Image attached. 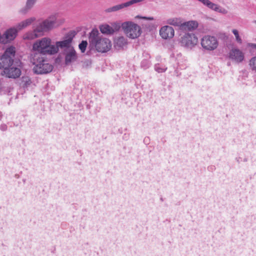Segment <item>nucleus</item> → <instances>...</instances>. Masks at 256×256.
I'll list each match as a JSON object with an SVG mask.
<instances>
[{
	"mask_svg": "<svg viewBox=\"0 0 256 256\" xmlns=\"http://www.w3.org/2000/svg\"><path fill=\"white\" fill-rule=\"evenodd\" d=\"M57 25L56 16H52L43 22H38L34 30L26 33L23 38L27 40H34L42 36L44 32L49 30Z\"/></svg>",
	"mask_w": 256,
	"mask_h": 256,
	"instance_id": "obj_1",
	"label": "nucleus"
},
{
	"mask_svg": "<svg viewBox=\"0 0 256 256\" xmlns=\"http://www.w3.org/2000/svg\"><path fill=\"white\" fill-rule=\"evenodd\" d=\"M89 42L92 48H95L100 52H106L112 47L110 41L108 38H101L97 29H93L90 33Z\"/></svg>",
	"mask_w": 256,
	"mask_h": 256,
	"instance_id": "obj_2",
	"label": "nucleus"
},
{
	"mask_svg": "<svg viewBox=\"0 0 256 256\" xmlns=\"http://www.w3.org/2000/svg\"><path fill=\"white\" fill-rule=\"evenodd\" d=\"M30 60L34 66L33 71L36 74H48L52 70L53 66L40 54H34Z\"/></svg>",
	"mask_w": 256,
	"mask_h": 256,
	"instance_id": "obj_3",
	"label": "nucleus"
},
{
	"mask_svg": "<svg viewBox=\"0 0 256 256\" xmlns=\"http://www.w3.org/2000/svg\"><path fill=\"white\" fill-rule=\"evenodd\" d=\"M32 48L35 51H38V54H54L56 53L57 48L54 45L51 44V40L48 38H44L41 40H36L32 46Z\"/></svg>",
	"mask_w": 256,
	"mask_h": 256,
	"instance_id": "obj_4",
	"label": "nucleus"
},
{
	"mask_svg": "<svg viewBox=\"0 0 256 256\" xmlns=\"http://www.w3.org/2000/svg\"><path fill=\"white\" fill-rule=\"evenodd\" d=\"M122 27L128 37L134 39L142 33L140 27L132 22H126L122 24Z\"/></svg>",
	"mask_w": 256,
	"mask_h": 256,
	"instance_id": "obj_5",
	"label": "nucleus"
},
{
	"mask_svg": "<svg viewBox=\"0 0 256 256\" xmlns=\"http://www.w3.org/2000/svg\"><path fill=\"white\" fill-rule=\"evenodd\" d=\"M16 53L15 48L10 46L7 48L4 54L0 57V68H7L12 66Z\"/></svg>",
	"mask_w": 256,
	"mask_h": 256,
	"instance_id": "obj_6",
	"label": "nucleus"
},
{
	"mask_svg": "<svg viewBox=\"0 0 256 256\" xmlns=\"http://www.w3.org/2000/svg\"><path fill=\"white\" fill-rule=\"evenodd\" d=\"M200 44L204 51L210 52L218 48V41L214 36L205 35L200 40Z\"/></svg>",
	"mask_w": 256,
	"mask_h": 256,
	"instance_id": "obj_7",
	"label": "nucleus"
},
{
	"mask_svg": "<svg viewBox=\"0 0 256 256\" xmlns=\"http://www.w3.org/2000/svg\"><path fill=\"white\" fill-rule=\"evenodd\" d=\"M181 45L186 48L192 49L198 43L197 36L192 33H187L181 38Z\"/></svg>",
	"mask_w": 256,
	"mask_h": 256,
	"instance_id": "obj_8",
	"label": "nucleus"
},
{
	"mask_svg": "<svg viewBox=\"0 0 256 256\" xmlns=\"http://www.w3.org/2000/svg\"><path fill=\"white\" fill-rule=\"evenodd\" d=\"M144 0H130L126 2L118 4L110 8H108L105 10L106 12H112L119 11L123 8L129 7L132 4L142 2Z\"/></svg>",
	"mask_w": 256,
	"mask_h": 256,
	"instance_id": "obj_9",
	"label": "nucleus"
},
{
	"mask_svg": "<svg viewBox=\"0 0 256 256\" xmlns=\"http://www.w3.org/2000/svg\"><path fill=\"white\" fill-rule=\"evenodd\" d=\"M18 30L16 28H12L7 30L2 35L1 42L6 44L13 40L16 36Z\"/></svg>",
	"mask_w": 256,
	"mask_h": 256,
	"instance_id": "obj_10",
	"label": "nucleus"
},
{
	"mask_svg": "<svg viewBox=\"0 0 256 256\" xmlns=\"http://www.w3.org/2000/svg\"><path fill=\"white\" fill-rule=\"evenodd\" d=\"M74 34L73 32L69 33L66 36V39L62 41L56 42L54 47L57 48L56 53L58 51V48H66V50H68L70 46V44L73 38L74 37Z\"/></svg>",
	"mask_w": 256,
	"mask_h": 256,
	"instance_id": "obj_11",
	"label": "nucleus"
},
{
	"mask_svg": "<svg viewBox=\"0 0 256 256\" xmlns=\"http://www.w3.org/2000/svg\"><path fill=\"white\" fill-rule=\"evenodd\" d=\"M229 58L238 63L242 62L244 58L242 52L237 48H232L229 52Z\"/></svg>",
	"mask_w": 256,
	"mask_h": 256,
	"instance_id": "obj_12",
	"label": "nucleus"
},
{
	"mask_svg": "<svg viewBox=\"0 0 256 256\" xmlns=\"http://www.w3.org/2000/svg\"><path fill=\"white\" fill-rule=\"evenodd\" d=\"M4 73L6 76L9 78H16L20 76L21 70L19 68L15 67L13 66V64H12V66L4 70Z\"/></svg>",
	"mask_w": 256,
	"mask_h": 256,
	"instance_id": "obj_13",
	"label": "nucleus"
},
{
	"mask_svg": "<svg viewBox=\"0 0 256 256\" xmlns=\"http://www.w3.org/2000/svg\"><path fill=\"white\" fill-rule=\"evenodd\" d=\"M77 59L76 50L73 47L70 48L65 51V63L66 65L74 62Z\"/></svg>",
	"mask_w": 256,
	"mask_h": 256,
	"instance_id": "obj_14",
	"label": "nucleus"
},
{
	"mask_svg": "<svg viewBox=\"0 0 256 256\" xmlns=\"http://www.w3.org/2000/svg\"><path fill=\"white\" fill-rule=\"evenodd\" d=\"M174 34V28L170 26H166L162 27L160 30V34L164 39L172 38Z\"/></svg>",
	"mask_w": 256,
	"mask_h": 256,
	"instance_id": "obj_15",
	"label": "nucleus"
},
{
	"mask_svg": "<svg viewBox=\"0 0 256 256\" xmlns=\"http://www.w3.org/2000/svg\"><path fill=\"white\" fill-rule=\"evenodd\" d=\"M207 7L212 10L222 14H226L228 13V10L226 9L221 7L217 4L211 2L210 1L208 3Z\"/></svg>",
	"mask_w": 256,
	"mask_h": 256,
	"instance_id": "obj_16",
	"label": "nucleus"
},
{
	"mask_svg": "<svg viewBox=\"0 0 256 256\" xmlns=\"http://www.w3.org/2000/svg\"><path fill=\"white\" fill-rule=\"evenodd\" d=\"M35 20L36 18L34 17H32L23 20L16 26V28L18 30H20L30 25Z\"/></svg>",
	"mask_w": 256,
	"mask_h": 256,
	"instance_id": "obj_17",
	"label": "nucleus"
},
{
	"mask_svg": "<svg viewBox=\"0 0 256 256\" xmlns=\"http://www.w3.org/2000/svg\"><path fill=\"white\" fill-rule=\"evenodd\" d=\"M181 26L182 28L184 29H186L188 30H192L196 29L198 26V23L196 21H189L188 22H185L181 24Z\"/></svg>",
	"mask_w": 256,
	"mask_h": 256,
	"instance_id": "obj_18",
	"label": "nucleus"
},
{
	"mask_svg": "<svg viewBox=\"0 0 256 256\" xmlns=\"http://www.w3.org/2000/svg\"><path fill=\"white\" fill-rule=\"evenodd\" d=\"M126 44V38L123 37H119L115 40L114 47L116 48H123Z\"/></svg>",
	"mask_w": 256,
	"mask_h": 256,
	"instance_id": "obj_19",
	"label": "nucleus"
},
{
	"mask_svg": "<svg viewBox=\"0 0 256 256\" xmlns=\"http://www.w3.org/2000/svg\"><path fill=\"white\" fill-rule=\"evenodd\" d=\"M102 33L106 34H112L114 32V29L108 24H103L100 27Z\"/></svg>",
	"mask_w": 256,
	"mask_h": 256,
	"instance_id": "obj_20",
	"label": "nucleus"
},
{
	"mask_svg": "<svg viewBox=\"0 0 256 256\" xmlns=\"http://www.w3.org/2000/svg\"><path fill=\"white\" fill-rule=\"evenodd\" d=\"M154 70L158 72L162 73L166 72L167 68L163 64H156L154 65Z\"/></svg>",
	"mask_w": 256,
	"mask_h": 256,
	"instance_id": "obj_21",
	"label": "nucleus"
},
{
	"mask_svg": "<svg viewBox=\"0 0 256 256\" xmlns=\"http://www.w3.org/2000/svg\"><path fill=\"white\" fill-rule=\"evenodd\" d=\"M249 66L252 70L256 72V56H254L250 58L249 62Z\"/></svg>",
	"mask_w": 256,
	"mask_h": 256,
	"instance_id": "obj_22",
	"label": "nucleus"
},
{
	"mask_svg": "<svg viewBox=\"0 0 256 256\" xmlns=\"http://www.w3.org/2000/svg\"><path fill=\"white\" fill-rule=\"evenodd\" d=\"M232 32L235 36L236 40V42L239 44H242V38H240V36L239 35L238 30L236 29H233L232 30Z\"/></svg>",
	"mask_w": 256,
	"mask_h": 256,
	"instance_id": "obj_23",
	"label": "nucleus"
},
{
	"mask_svg": "<svg viewBox=\"0 0 256 256\" xmlns=\"http://www.w3.org/2000/svg\"><path fill=\"white\" fill-rule=\"evenodd\" d=\"M37 0H26V8L28 10L32 8L36 3Z\"/></svg>",
	"mask_w": 256,
	"mask_h": 256,
	"instance_id": "obj_24",
	"label": "nucleus"
},
{
	"mask_svg": "<svg viewBox=\"0 0 256 256\" xmlns=\"http://www.w3.org/2000/svg\"><path fill=\"white\" fill-rule=\"evenodd\" d=\"M150 65V61L146 59L143 60L141 62V66L144 69L148 68Z\"/></svg>",
	"mask_w": 256,
	"mask_h": 256,
	"instance_id": "obj_25",
	"label": "nucleus"
},
{
	"mask_svg": "<svg viewBox=\"0 0 256 256\" xmlns=\"http://www.w3.org/2000/svg\"><path fill=\"white\" fill-rule=\"evenodd\" d=\"M88 45V42L86 40H82L78 46L79 48L82 52H84L86 50V48Z\"/></svg>",
	"mask_w": 256,
	"mask_h": 256,
	"instance_id": "obj_26",
	"label": "nucleus"
},
{
	"mask_svg": "<svg viewBox=\"0 0 256 256\" xmlns=\"http://www.w3.org/2000/svg\"><path fill=\"white\" fill-rule=\"evenodd\" d=\"M168 22L169 24L174 26H178L180 24V22L179 20L177 18L170 19L168 20Z\"/></svg>",
	"mask_w": 256,
	"mask_h": 256,
	"instance_id": "obj_27",
	"label": "nucleus"
},
{
	"mask_svg": "<svg viewBox=\"0 0 256 256\" xmlns=\"http://www.w3.org/2000/svg\"><path fill=\"white\" fill-rule=\"evenodd\" d=\"M22 82L24 84V86H30L32 82L30 79L28 77H22Z\"/></svg>",
	"mask_w": 256,
	"mask_h": 256,
	"instance_id": "obj_28",
	"label": "nucleus"
},
{
	"mask_svg": "<svg viewBox=\"0 0 256 256\" xmlns=\"http://www.w3.org/2000/svg\"><path fill=\"white\" fill-rule=\"evenodd\" d=\"M83 68H88L91 66L92 62L90 60H86L82 62Z\"/></svg>",
	"mask_w": 256,
	"mask_h": 256,
	"instance_id": "obj_29",
	"label": "nucleus"
},
{
	"mask_svg": "<svg viewBox=\"0 0 256 256\" xmlns=\"http://www.w3.org/2000/svg\"><path fill=\"white\" fill-rule=\"evenodd\" d=\"M7 128H8V126H7V125L6 124H0V130H2V131H6L7 130Z\"/></svg>",
	"mask_w": 256,
	"mask_h": 256,
	"instance_id": "obj_30",
	"label": "nucleus"
},
{
	"mask_svg": "<svg viewBox=\"0 0 256 256\" xmlns=\"http://www.w3.org/2000/svg\"><path fill=\"white\" fill-rule=\"evenodd\" d=\"M247 46L249 48H252L256 49V44L248 43Z\"/></svg>",
	"mask_w": 256,
	"mask_h": 256,
	"instance_id": "obj_31",
	"label": "nucleus"
},
{
	"mask_svg": "<svg viewBox=\"0 0 256 256\" xmlns=\"http://www.w3.org/2000/svg\"><path fill=\"white\" fill-rule=\"evenodd\" d=\"M141 18L142 19H144V20H154V18L152 16H150V17L143 16V17H141Z\"/></svg>",
	"mask_w": 256,
	"mask_h": 256,
	"instance_id": "obj_32",
	"label": "nucleus"
},
{
	"mask_svg": "<svg viewBox=\"0 0 256 256\" xmlns=\"http://www.w3.org/2000/svg\"><path fill=\"white\" fill-rule=\"evenodd\" d=\"M210 0H204L202 2V4L206 6L207 7L208 5V3L210 2Z\"/></svg>",
	"mask_w": 256,
	"mask_h": 256,
	"instance_id": "obj_33",
	"label": "nucleus"
},
{
	"mask_svg": "<svg viewBox=\"0 0 256 256\" xmlns=\"http://www.w3.org/2000/svg\"><path fill=\"white\" fill-rule=\"evenodd\" d=\"M144 143H146V144H149V142H150L149 138H144Z\"/></svg>",
	"mask_w": 256,
	"mask_h": 256,
	"instance_id": "obj_34",
	"label": "nucleus"
},
{
	"mask_svg": "<svg viewBox=\"0 0 256 256\" xmlns=\"http://www.w3.org/2000/svg\"><path fill=\"white\" fill-rule=\"evenodd\" d=\"M2 116V114L1 112H0V120H1Z\"/></svg>",
	"mask_w": 256,
	"mask_h": 256,
	"instance_id": "obj_35",
	"label": "nucleus"
},
{
	"mask_svg": "<svg viewBox=\"0 0 256 256\" xmlns=\"http://www.w3.org/2000/svg\"><path fill=\"white\" fill-rule=\"evenodd\" d=\"M252 23L256 25V20H254L252 22Z\"/></svg>",
	"mask_w": 256,
	"mask_h": 256,
	"instance_id": "obj_36",
	"label": "nucleus"
}]
</instances>
